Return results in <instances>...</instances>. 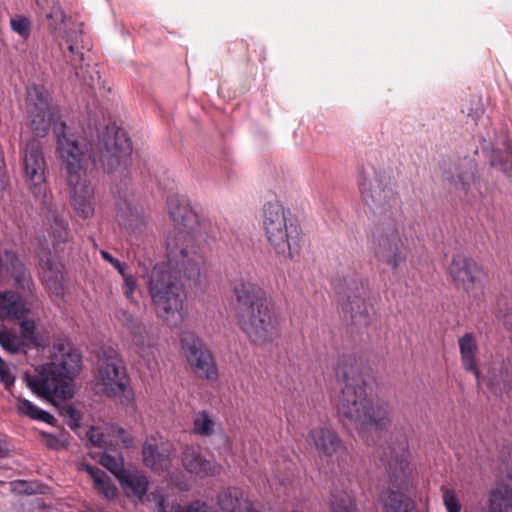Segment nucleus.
Instances as JSON below:
<instances>
[{"label": "nucleus", "instance_id": "20", "mask_svg": "<svg viewBox=\"0 0 512 512\" xmlns=\"http://www.w3.org/2000/svg\"><path fill=\"white\" fill-rule=\"evenodd\" d=\"M487 385L495 393L509 391L512 387V360L496 357L487 372Z\"/></svg>", "mask_w": 512, "mask_h": 512}, {"label": "nucleus", "instance_id": "30", "mask_svg": "<svg viewBox=\"0 0 512 512\" xmlns=\"http://www.w3.org/2000/svg\"><path fill=\"white\" fill-rule=\"evenodd\" d=\"M15 399V408L18 414L29 417L32 420H38L50 425H55L56 419L50 413L38 408L31 401L21 396H16Z\"/></svg>", "mask_w": 512, "mask_h": 512}, {"label": "nucleus", "instance_id": "3", "mask_svg": "<svg viewBox=\"0 0 512 512\" xmlns=\"http://www.w3.org/2000/svg\"><path fill=\"white\" fill-rule=\"evenodd\" d=\"M233 297L238 323L253 344L264 346L278 337L274 305L259 285L248 279L235 280Z\"/></svg>", "mask_w": 512, "mask_h": 512}, {"label": "nucleus", "instance_id": "52", "mask_svg": "<svg viewBox=\"0 0 512 512\" xmlns=\"http://www.w3.org/2000/svg\"><path fill=\"white\" fill-rule=\"evenodd\" d=\"M353 305H355L358 309H360L364 305V303H363V301L361 299H357L355 302H353L351 304V307H350L351 311L354 310V306Z\"/></svg>", "mask_w": 512, "mask_h": 512}, {"label": "nucleus", "instance_id": "11", "mask_svg": "<svg viewBox=\"0 0 512 512\" xmlns=\"http://www.w3.org/2000/svg\"><path fill=\"white\" fill-rule=\"evenodd\" d=\"M26 111L35 135L45 137L54 121L55 111L50 94L44 86L33 85L27 89Z\"/></svg>", "mask_w": 512, "mask_h": 512}, {"label": "nucleus", "instance_id": "22", "mask_svg": "<svg viewBox=\"0 0 512 512\" xmlns=\"http://www.w3.org/2000/svg\"><path fill=\"white\" fill-rule=\"evenodd\" d=\"M144 464L155 471L167 470L170 466L169 446L156 438H149L143 445Z\"/></svg>", "mask_w": 512, "mask_h": 512}, {"label": "nucleus", "instance_id": "48", "mask_svg": "<svg viewBox=\"0 0 512 512\" xmlns=\"http://www.w3.org/2000/svg\"><path fill=\"white\" fill-rule=\"evenodd\" d=\"M175 512H212V510L206 503L195 501L188 506L178 507Z\"/></svg>", "mask_w": 512, "mask_h": 512}, {"label": "nucleus", "instance_id": "25", "mask_svg": "<svg viewBox=\"0 0 512 512\" xmlns=\"http://www.w3.org/2000/svg\"><path fill=\"white\" fill-rule=\"evenodd\" d=\"M80 471H85L93 481V488L106 500L113 501L118 497L117 487L110 481L109 477L101 469L81 463L78 466Z\"/></svg>", "mask_w": 512, "mask_h": 512}, {"label": "nucleus", "instance_id": "31", "mask_svg": "<svg viewBox=\"0 0 512 512\" xmlns=\"http://www.w3.org/2000/svg\"><path fill=\"white\" fill-rule=\"evenodd\" d=\"M383 512H411L413 502L404 493L399 491H387L382 496Z\"/></svg>", "mask_w": 512, "mask_h": 512}, {"label": "nucleus", "instance_id": "24", "mask_svg": "<svg viewBox=\"0 0 512 512\" xmlns=\"http://www.w3.org/2000/svg\"><path fill=\"white\" fill-rule=\"evenodd\" d=\"M29 312L21 296L13 291L0 292V319H22Z\"/></svg>", "mask_w": 512, "mask_h": 512}, {"label": "nucleus", "instance_id": "35", "mask_svg": "<svg viewBox=\"0 0 512 512\" xmlns=\"http://www.w3.org/2000/svg\"><path fill=\"white\" fill-rule=\"evenodd\" d=\"M330 512H358L354 497L346 492L332 495Z\"/></svg>", "mask_w": 512, "mask_h": 512}, {"label": "nucleus", "instance_id": "33", "mask_svg": "<svg viewBox=\"0 0 512 512\" xmlns=\"http://www.w3.org/2000/svg\"><path fill=\"white\" fill-rule=\"evenodd\" d=\"M216 429L215 419L206 411H199L193 417L192 431L194 434L210 437Z\"/></svg>", "mask_w": 512, "mask_h": 512}, {"label": "nucleus", "instance_id": "46", "mask_svg": "<svg viewBox=\"0 0 512 512\" xmlns=\"http://www.w3.org/2000/svg\"><path fill=\"white\" fill-rule=\"evenodd\" d=\"M463 112L466 114V116L471 120L473 124H477L478 120L483 115V108L479 102L473 103L463 109Z\"/></svg>", "mask_w": 512, "mask_h": 512}, {"label": "nucleus", "instance_id": "19", "mask_svg": "<svg viewBox=\"0 0 512 512\" xmlns=\"http://www.w3.org/2000/svg\"><path fill=\"white\" fill-rule=\"evenodd\" d=\"M490 165L506 175L512 174V133L496 135L489 154Z\"/></svg>", "mask_w": 512, "mask_h": 512}, {"label": "nucleus", "instance_id": "29", "mask_svg": "<svg viewBox=\"0 0 512 512\" xmlns=\"http://www.w3.org/2000/svg\"><path fill=\"white\" fill-rule=\"evenodd\" d=\"M389 474L396 484H408L411 474L409 453L403 450L400 456H396L388 463Z\"/></svg>", "mask_w": 512, "mask_h": 512}, {"label": "nucleus", "instance_id": "39", "mask_svg": "<svg viewBox=\"0 0 512 512\" xmlns=\"http://www.w3.org/2000/svg\"><path fill=\"white\" fill-rule=\"evenodd\" d=\"M10 27L13 32L26 40L30 36L32 23L28 17L16 15L10 19Z\"/></svg>", "mask_w": 512, "mask_h": 512}, {"label": "nucleus", "instance_id": "9", "mask_svg": "<svg viewBox=\"0 0 512 512\" xmlns=\"http://www.w3.org/2000/svg\"><path fill=\"white\" fill-rule=\"evenodd\" d=\"M126 380V369L118 353L113 349L103 350L95 374L97 392L109 397L120 395L125 390Z\"/></svg>", "mask_w": 512, "mask_h": 512}, {"label": "nucleus", "instance_id": "43", "mask_svg": "<svg viewBox=\"0 0 512 512\" xmlns=\"http://www.w3.org/2000/svg\"><path fill=\"white\" fill-rule=\"evenodd\" d=\"M36 325L34 320L24 319L20 322L21 337L30 344H36L37 338L35 334Z\"/></svg>", "mask_w": 512, "mask_h": 512}, {"label": "nucleus", "instance_id": "15", "mask_svg": "<svg viewBox=\"0 0 512 512\" xmlns=\"http://www.w3.org/2000/svg\"><path fill=\"white\" fill-rule=\"evenodd\" d=\"M132 145L122 130L115 132L112 139H108L101 152L100 161L104 169L109 172L125 170L130 164Z\"/></svg>", "mask_w": 512, "mask_h": 512}, {"label": "nucleus", "instance_id": "28", "mask_svg": "<svg viewBox=\"0 0 512 512\" xmlns=\"http://www.w3.org/2000/svg\"><path fill=\"white\" fill-rule=\"evenodd\" d=\"M488 512H512V487L498 483L488 496Z\"/></svg>", "mask_w": 512, "mask_h": 512}, {"label": "nucleus", "instance_id": "4", "mask_svg": "<svg viewBox=\"0 0 512 512\" xmlns=\"http://www.w3.org/2000/svg\"><path fill=\"white\" fill-rule=\"evenodd\" d=\"M80 354L69 340L54 343L50 362L26 374L27 386L39 397L57 396L71 398L74 394L73 378L80 370Z\"/></svg>", "mask_w": 512, "mask_h": 512}, {"label": "nucleus", "instance_id": "41", "mask_svg": "<svg viewBox=\"0 0 512 512\" xmlns=\"http://www.w3.org/2000/svg\"><path fill=\"white\" fill-rule=\"evenodd\" d=\"M51 231L57 242H65L69 238L68 224L63 218H54L51 225Z\"/></svg>", "mask_w": 512, "mask_h": 512}, {"label": "nucleus", "instance_id": "2", "mask_svg": "<svg viewBox=\"0 0 512 512\" xmlns=\"http://www.w3.org/2000/svg\"><path fill=\"white\" fill-rule=\"evenodd\" d=\"M344 381L337 404V416L348 429L365 433L370 429L383 430L392 423L390 405L371 397V375L352 359L343 360L337 368Z\"/></svg>", "mask_w": 512, "mask_h": 512}, {"label": "nucleus", "instance_id": "27", "mask_svg": "<svg viewBox=\"0 0 512 512\" xmlns=\"http://www.w3.org/2000/svg\"><path fill=\"white\" fill-rule=\"evenodd\" d=\"M40 265L42 268L43 280L49 290L56 296H63L65 287L62 264L47 258L45 260L41 259Z\"/></svg>", "mask_w": 512, "mask_h": 512}, {"label": "nucleus", "instance_id": "36", "mask_svg": "<svg viewBox=\"0 0 512 512\" xmlns=\"http://www.w3.org/2000/svg\"><path fill=\"white\" fill-rule=\"evenodd\" d=\"M498 318L512 331V293L503 294L497 301Z\"/></svg>", "mask_w": 512, "mask_h": 512}, {"label": "nucleus", "instance_id": "42", "mask_svg": "<svg viewBox=\"0 0 512 512\" xmlns=\"http://www.w3.org/2000/svg\"><path fill=\"white\" fill-rule=\"evenodd\" d=\"M443 503L447 512H461L460 501L453 489L443 488Z\"/></svg>", "mask_w": 512, "mask_h": 512}, {"label": "nucleus", "instance_id": "38", "mask_svg": "<svg viewBox=\"0 0 512 512\" xmlns=\"http://www.w3.org/2000/svg\"><path fill=\"white\" fill-rule=\"evenodd\" d=\"M115 318L120 324L127 328L130 335L140 331L143 327H145L137 317H135L129 310L124 308H120L115 312Z\"/></svg>", "mask_w": 512, "mask_h": 512}, {"label": "nucleus", "instance_id": "16", "mask_svg": "<svg viewBox=\"0 0 512 512\" xmlns=\"http://www.w3.org/2000/svg\"><path fill=\"white\" fill-rule=\"evenodd\" d=\"M307 442L312 445L322 461L330 462L343 449L337 432L327 426L316 427L308 433Z\"/></svg>", "mask_w": 512, "mask_h": 512}, {"label": "nucleus", "instance_id": "6", "mask_svg": "<svg viewBox=\"0 0 512 512\" xmlns=\"http://www.w3.org/2000/svg\"><path fill=\"white\" fill-rule=\"evenodd\" d=\"M261 226L276 254L289 259L299 254L301 245L298 228L280 202L271 201L264 204Z\"/></svg>", "mask_w": 512, "mask_h": 512}, {"label": "nucleus", "instance_id": "21", "mask_svg": "<svg viewBox=\"0 0 512 512\" xmlns=\"http://www.w3.org/2000/svg\"><path fill=\"white\" fill-rule=\"evenodd\" d=\"M182 465L187 472L200 477L215 476L221 471L219 463L206 459L199 450L193 447L184 448Z\"/></svg>", "mask_w": 512, "mask_h": 512}, {"label": "nucleus", "instance_id": "44", "mask_svg": "<svg viewBox=\"0 0 512 512\" xmlns=\"http://www.w3.org/2000/svg\"><path fill=\"white\" fill-rule=\"evenodd\" d=\"M60 414L66 419L67 424L76 429L79 427V412L70 404H64L59 408Z\"/></svg>", "mask_w": 512, "mask_h": 512}, {"label": "nucleus", "instance_id": "10", "mask_svg": "<svg viewBox=\"0 0 512 512\" xmlns=\"http://www.w3.org/2000/svg\"><path fill=\"white\" fill-rule=\"evenodd\" d=\"M448 272L455 287L469 299L477 300L484 295L483 271L472 258L454 255Z\"/></svg>", "mask_w": 512, "mask_h": 512}, {"label": "nucleus", "instance_id": "32", "mask_svg": "<svg viewBox=\"0 0 512 512\" xmlns=\"http://www.w3.org/2000/svg\"><path fill=\"white\" fill-rule=\"evenodd\" d=\"M133 345L136 349V353L149 362L154 357L153 343L146 330L143 327L140 331L135 332L131 335Z\"/></svg>", "mask_w": 512, "mask_h": 512}, {"label": "nucleus", "instance_id": "47", "mask_svg": "<svg viewBox=\"0 0 512 512\" xmlns=\"http://www.w3.org/2000/svg\"><path fill=\"white\" fill-rule=\"evenodd\" d=\"M0 380L5 385L6 389H10V387L14 383V377L10 372V368L7 363L0 357Z\"/></svg>", "mask_w": 512, "mask_h": 512}, {"label": "nucleus", "instance_id": "37", "mask_svg": "<svg viewBox=\"0 0 512 512\" xmlns=\"http://www.w3.org/2000/svg\"><path fill=\"white\" fill-rule=\"evenodd\" d=\"M46 17L49 20L48 27L55 33V36H57L70 21V19L66 18L64 11L59 5L53 6Z\"/></svg>", "mask_w": 512, "mask_h": 512}, {"label": "nucleus", "instance_id": "53", "mask_svg": "<svg viewBox=\"0 0 512 512\" xmlns=\"http://www.w3.org/2000/svg\"><path fill=\"white\" fill-rule=\"evenodd\" d=\"M4 173H3V162H2V159L0 158V188L3 187L4 185V181L2 179Z\"/></svg>", "mask_w": 512, "mask_h": 512}, {"label": "nucleus", "instance_id": "14", "mask_svg": "<svg viewBox=\"0 0 512 512\" xmlns=\"http://www.w3.org/2000/svg\"><path fill=\"white\" fill-rule=\"evenodd\" d=\"M181 350L189 365L200 377L208 380L217 378L212 356L200 339L192 336L182 338Z\"/></svg>", "mask_w": 512, "mask_h": 512}, {"label": "nucleus", "instance_id": "13", "mask_svg": "<svg viewBox=\"0 0 512 512\" xmlns=\"http://www.w3.org/2000/svg\"><path fill=\"white\" fill-rule=\"evenodd\" d=\"M113 453L106 452L100 458L99 463L115 475L127 496L142 499L149 486L147 476L142 471L125 470L122 455L119 452Z\"/></svg>", "mask_w": 512, "mask_h": 512}, {"label": "nucleus", "instance_id": "1", "mask_svg": "<svg viewBox=\"0 0 512 512\" xmlns=\"http://www.w3.org/2000/svg\"><path fill=\"white\" fill-rule=\"evenodd\" d=\"M167 207L174 222L166 240L167 262L154 267L147 288L157 316L167 325L178 327L187 316V296L180 276L197 279L203 264L198 251L200 220L184 196H170Z\"/></svg>", "mask_w": 512, "mask_h": 512}, {"label": "nucleus", "instance_id": "26", "mask_svg": "<svg viewBox=\"0 0 512 512\" xmlns=\"http://www.w3.org/2000/svg\"><path fill=\"white\" fill-rule=\"evenodd\" d=\"M458 345L462 367L466 371L472 372L477 382H479L480 371L476 362L478 345L475 336L472 333L464 334L458 339Z\"/></svg>", "mask_w": 512, "mask_h": 512}, {"label": "nucleus", "instance_id": "55", "mask_svg": "<svg viewBox=\"0 0 512 512\" xmlns=\"http://www.w3.org/2000/svg\"><path fill=\"white\" fill-rule=\"evenodd\" d=\"M45 398L47 399V397H45ZM53 398H58V397H57V396H50V397L48 398V400H50V401H51V403H54V400H52ZM59 398H60V399H62L61 397H59Z\"/></svg>", "mask_w": 512, "mask_h": 512}, {"label": "nucleus", "instance_id": "17", "mask_svg": "<svg viewBox=\"0 0 512 512\" xmlns=\"http://www.w3.org/2000/svg\"><path fill=\"white\" fill-rule=\"evenodd\" d=\"M109 433H104L101 427H90L86 435L89 441L101 452H91L92 458H97L98 461L106 453L114 454L118 452L116 445L122 442L124 446H129L132 443L131 437L121 428L111 427Z\"/></svg>", "mask_w": 512, "mask_h": 512}, {"label": "nucleus", "instance_id": "49", "mask_svg": "<svg viewBox=\"0 0 512 512\" xmlns=\"http://www.w3.org/2000/svg\"><path fill=\"white\" fill-rule=\"evenodd\" d=\"M501 477L512 480V454L507 458H502L499 466Z\"/></svg>", "mask_w": 512, "mask_h": 512}, {"label": "nucleus", "instance_id": "54", "mask_svg": "<svg viewBox=\"0 0 512 512\" xmlns=\"http://www.w3.org/2000/svg\"><path fill=\"white\" fill-rule=\"evenodd\" d=\"M82 82L88 86H92L93 85V79H87L85 76H83L82 78Z\"/></svg>", "mask_w": 512, "mask_h": 512}, {"label": "nucleus", "instance_id": "7", "mask_svg": "<svg viewBox=\"0 0 512 512\" xmlns=\"http://www.w3.org/2000/svg\"><path fill=\"white\" fill-rule=\"evenodd\" d=\"M406 241L399 222L376 225L368 235V244L376 260L393 270L406 261Z\"/></svg>", "mask_w": 512, "mask_h": 512}, {"label": "nucleus", "instance_id": "23", "mask_svg": "<svg viewBox=\"0 0 512 512\" xmlns=\"http://www.w3.org/2000/svg\"><path fill=\"white\" fill-rule=\"evenodd\" d=\"M451 182L459 184L467 192L474 194L480 192L479 183L476 178V164L473 160L464 159L455 166L451 176Z\"/></svg>", "mask_w": 512, "mask_h": 512}, {"label": "nucleus", "instance_id": "12", "mask_svg": "<svg viewBox=\"0 0 512 512\" xmlns=\"http://www.w3.org/2000/svg\"><path fill=\"white\" fill-rule=\"evenodd\" d=\"M23 179L29 191L38 199L46 196V161L40 142L32 139L23 151Z\"/></svg>", "mask_w": 512, "mask_h": 512}, {"label": "nucleus", "instance_id": "51", "mask_svg": "<svg viewBox=\"0 0 512 512\" xmlns=\"http://www.w3.org/2000/svg\"><path fill=\"white\" fill-rule=\"evenodd\" d=\"M9 453V446L8 443L0 438V458H4Z\"/></svg>", "mask_w": 512, "mask_h": 512}, {"label": "nucleus", "instance_id": "8", "mask_svg": "<svg viewBox=\"0 0 512 512\" xmlns=\"http://www.w3.org/2000/svg\"><path fill=\"white\" fill-rule=\"evenodd\" d=\"M359 188L363 201L372 213L374 226L398 222L399 198L391 186L384 184L378 176H373L363 178Z\"/></svg>", "mask_w": 512, "mask_h": 512}, {"label": "nucleus", "instance_id": "40", "mask_svg": "<svg viewBox=\"0 0 512 512\" xmlns=\"http://www.w3.org/2000/svg\"><path fill=\"white\" fill-rule=\"evenodd\" d=\"M0 345L10 353H16L21 349L22 342L18 336L7 331H1Z\"/></svg>", "mask_w": 512, "mask_h": 512}, {"label": "nucleus", "instance_id": "50", "mask_svg": "<svg viewBox=\"0 0 512 512\" xmlns=\"http://www.w3.org/2000/svg\"><path fill=\"white\" fill-rule=\"evenodd\" d=\"M101 255L103 257L104 260H106L107 262H109L114 268L117 269V271L121 274V275H124V273L126 272V264L120 262L118 259L114 258L110 253H108L107 251H101Z\"/></svg>", "mask_w": 512, "mask_h": 512}, {"label": "nucleus", "instance_id": "34", "mask_svg": "<svg viewBox=\"0 0 512 512\" xmlns=\"http://www.w3.org/2000/svg\"><path fill=\"white\" fill-rule=\"evenodd\" d=\"M117 217L119 223L123 225L129 233H141L147 226L146 218L132 210H130L129 214L123 212L118 214Z\"/></svg>", "mask_w": 512, "mask_h": 512}, {"label": "nucleus", "instance_id": "45", "mask_svg": "<svg viewBox=\"0 0 512 512\" xmlns=\"http://www.w3.org/2000/svg\"><path fill=\"white\" fill-rule=\"evenodd\" d=\"M121 276L123 277V294L130 302H133L134 293L137 288V280L132 274L127 272H125L124 275Z\"/></svg>", "mask_w": 512, "mask_h": 512}, {"label": "nucleus", "instance_id": "5", "mask_svg": "<svg viewBox=\"0 0 512 512\" xmlns=\"http://www.w3.org/2000/svg\"><path fill=\"white\" fill-rule=\"evenodd\" d=\"M54 132L57 151L70 186L71 205L77 216L90 218L94 214L95 200L94 188L86 179L87 157L73 135L65 132L63 123H55Z\"/></svg>", "mask_w": 512, "mask_h": 512}, {"label": "nucleus", "instance_id": "18", "mask_svg": "<svg viewBox=\"0 0 512 512\" xmlns=\"http://www.w3.org/2000/svg\"><path fill=\"white\" fill-rule=\"evenodd\" d=\"M56 38H61L67 45V51H64L63 55L75 69L76 77H79L80 71L84 69L82 65L84 54L81 51L82 30L80 25L69 21Z\"/></svg>", "mask_w": 512, "mask_h": 512}]
</instances>
